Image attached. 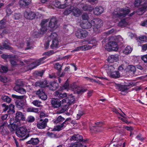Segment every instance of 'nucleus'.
Segmentation results:
<instances>
[{"label": "nucleus", "mask_w": 147, "mask_h": 147, "mask_svg": "<svg viewBox=\"0 0 147 147\" xmlns=\"http://www.w3.org/2000/svg\"><path fill=\"white\" fill-rule=\"evenodd\" d=\"M64 120V118L62 117L61 116H59L56 119L54 122L55 123H57L63 121Z\"/></svg>", "instance_id": "nucleus-46"}, {"label": "nucleus", "mask_w": 147, "mask_h": 147, "mask_svg": "<svg viewBox=\"0 0 147 147\" xmlns=\"http://www.w3.org/2000/svg\"><path fill=\"white\" fill-rule=\"evenodd\" d=\"M81 27L84 29H88L91 28L92 26L91 21L90 22H88L86 23H82L80 24Z\"/></svg>", "instance_id": "nucleus-27"}, {"label": "nucleus", "mask_w": 147, "mask_h": 147, "mask_svg": "<svg viewBox=\"0 0 147 147\" xmlns=\"http://www.w3.org/2000/svg\"><path fill=\"white\" fill-rule=\"evenodd\" d=\"M133 86L132 83H129L128 84L124 85L117 84L115 85V87L119 91L123 92L127 90Z\"/></svg>", "instance_id": "nucleus-10"}, {"label": "nucleus", "mask_w": 147, "mask_h": 147, "mask_svg": "<svg viewBox=\"0 0 147 147\" xmlns=\"http://www.w3.org/2000/svg\"><path fill=\"white\" fill-rule=\"evenodd\" d=\"M110 41L106 45L105 48L108 51L113 50L117 51L119 47L117 43H122L123 38L120 35L112 36L110 37Z\"/></svg>", "instance_id": "nucleus-1"}, {"label": "nucleus", "mask_w": 147, "mask_h": 147, "mask_svg": "<svg viewBox=\"0 0 147 147\" xmlns=\"http://www.w3.org/2000/svg\"><path fill=\"white\" fill-rule=\"evenodd\" d=\"M139 40L141 41H145L147 40V38L146 36H142L139 37Z\"/></svg>", "instance_id": "nucleus-61"}, {"label": "nucleus", "mask_w": 147, "mask_h": 147, "mask_svg": "<svg viewBox=\"0 0 147 147\" xmlns=\"http://www.w3.org/2000/svg\"><path fill=\"white\" fill-rule=\"evenodd\" d=\"M65 121L61 125L55 126L53 128V130L56 131H59L63 129L65 127Z\"/></svg>", "instance_id": "nucleus-28"}, {"label": "nucleus", "mask_w": 147, "mask_h": 147, "mask_svg": "<svg viewBox=\"0 0 147 147\" xmlns=\"http://www.w3.org/2000/svg\"><path fill=\"white\" fill-rule=\"evenodd\" d=\"M47 26L41 27V28L40 29L41 31L40 33L41 34H43L47 31Z\"/></svg>", "instance_id": "nucleus-56"}, {"label": "nucleus", "mask_w": 147, "mask_h": 147, "mask_svg": "<svg viewBox=\"0 0 147 147\" xmlns=\"http://www.w3.org/2000/svg\"><path fill=\"white\" fill-rule=\"evenodd\" d=\"M35 84V86H39V87L42 88L48 87V86L47 81L46 80L38 81L36 82Z\"/></svg>", "instance_id": "nucleus-19"}, {"label": "nucleus", "mask_w": 147, "mask_h": 147, "mask_svg": "<svg viewBox=\"0 0 147 147\" xmlns=\"http://www.w3.org/2000/svg\"><path fill=\"white\" fill-rule=\"evenodd\" d=\"M12 120H13V119H10L9 122L10 124L8 125L9 129L11 131H15L19 126L18 123H17L16 122L12 123L11 121Z\"/></svg>", "instance_id": "nucleus-17"}, {"label": "nucleus", "mask_w": 147, "mask_h": 147, "mask_svg": "<svg viewBox=\"0 0 147 147\" xmlns=\"http://www.w3.org/2000/svg\"><path fill=\"white\" fill-rule=\"evenodd\" d=\"M0 80L1 81L4 83H6L7 82L8 79L5 76H0Z\"/></svg>", "instance_id": "nucleus-57"}, {"label": "nucleus", "mask_w": 147, "mask_h": 147, "mask_svg": "<svg viewBox=\"0 0 147 147\" xmlns=\"http://www.w3.org/2000/svg\"><path fill=\"white\" fill-rule=\"evenodd\" d=\"M96 125L95 128L94 129V131L97 132H101L104 129V128L102 127L103 124L101 122H98L95 123Z\"/></svg>", "instance_id": "nucleus-21"}, {"label": "nucleus", "mask_w": 147, "mask_h": 147, "mask_svg": "<svg viewBox=\"0 0 147 147\" xmlns=\"http://www.w3.org/2000/svg\"><path fill=\"white\" fill-rule=\"evenodd\" d=\"M97 42L95 40H93L90 41L88 43L90 44H92V45H86L78 47L76 48L75 49L71 51L72 52L76 51H78L80 50L86 51L89 50L91 49L92 47L96 45Z\"/></svg>", "instance_id": "nucleus-4"}, {"label": "nucleus", "mask_w": 147, "mask_h": 147, "mask_svg": "<svg viewBox=\"0 0 147 147\" xmlns=\"http://www.w3.org/2000/svg\"><path fill=\"white\" fill-rule=\"evenodd\" d=\"M134 5L135 6L142 5L141 7L139 8L137 11V14L139 15H142L147 9V4L146 2L144 0H136L135 2Z\"/></svg>", "instance_id": "nucleus-3"}, {"label": "nucleus", "mask_w": 147, "mask_h": 147, "mask_svg": "<svg viewBox=\"0 0 147 147\" xmlns=\"http://www.w3.org/2000/svg\"><path fill=\"white\" fill-rule=\"evenodd\" d=\"M56 52H55L53 51H50L45 52L43 53V55H47L50 56L52 55L53 54L55 53Z\"/></svg>", "instance_id": "nucleus-54"}, {"label": "nucleus", "mask_w": 147, "mask_h": 147, "mask_svg": "<svg viewBox=\"0 0 147 147\" xmlns=\"http://www.w3.org/2000/svg\"><path fill=\"white\" fill-rule=\"evenodd\" d=\"M68 80H67L64 84L63 86L61 88V90H64L67 89V91H68V89L69 88V84L67 82Z\"/></svg>", "instance_id": "nucleus-49"}, {"label": "nucleus", "mask_w": 147, "mask_h": 147, "mask_svg": "<svg viewBox=\"0 0 147 147\" xmlns=\"http://www.w3.org/2000/svg\"><path fill=\"white\" fill-rule=\"evenodd\" d=\"M82 9L84 11L88 10L90 12L92 11L93 9V8L92 7L87 5H84Z\"/></svg>", "instance_id": "nucleus-41"}, {"label": "nucleus", "mask_w": 147, "mask_h": 147, "mask_svg": "<svg viewBox=\"0 0 147 147\" xmlns=\"http://www.w3.org/2000/svg\"><path fill=\"white\" fill-rule=\"evenodd\" d=\"M76 36L78 38L83 39L88 35V32L85 30L80 29L77 30L75 33Z\"/></svg>", "instance_id": "nucleus-11"}, {"label": "nucleus", "mask_w": 147, "mask_h": 147, "mask_svg": "<svg viewBox=\"0 0 147 147\" xmlns=\"http://www.w3.org/2000/svg\"><path fill=\"white\" fill-rule=\"evenodd\" d=\"M140 25L143 26H147V20H144L142 22Z\"/></svg>", "instance_id": "nucleus-64"}, {"label": "nucleus", "mask_w": 147, "mask_h": 147, "mask_svg": "<svg viewBox=\"0 0 147 147\" xmlns=\"http://www.w3.org/2000/svg\"><path fill=\"white\" fill-rule=\"evenodd\" d=\"M82 19L83 20H87L88 19V16L87 14L84 13L82 16Z\"/></svg>", "instance_id": "nucleus-63"}, {"label": "nucleus", "mask_w": 147, "mask_h": 147, "mask_svg": "<svg viewBox=\"0 0 147 147\" xmlns=\"http://www.w3.org/2000/svg\"><path fill=\"white\" fill-rule=\"evenodd\" d=\"M48 87L50 90L52 91H54L58 88L59 85L57 83L55 82H50L49 85L48 84Z\"/></svg>", "instance_id": "nucleus-23"}, {"label": "nucleus", "mask_w": 147, "mask_h": 147, "mask_svg": "<svg viewBox=\"0 0 147 147\" xmlns=\"http://www.w3.org/2000/svg\"><path fill=\"white\" fill-rule=\"evenodd\" d=\"M69 140L72 141H76V142L75 143H79L82 144H84L83 142L85 141L83 140V137L82 136L79 135H74L69 137Z\"/></svg>", "instance_id": "nucleus-9"}, {"label": "nucleus", "mask_w": 147, "mask_h": 147, "mask_svg": "<svg viewBox=\"0 0 147 147\" xmlns=\"http://www.w3.org/2000/svg\"><path fill=\"white\" fill-rule=\"evenodd\" d=\"M49 19H44L42 20L41 23V27L46 26L45 25H47V23L49 21Z\"/></svg>", "instance_id": "nucleus-55"}, {"label": "nucleus", "mask_w": 147, "mask_h": 147, "mask_svg": "<svg viewBox=\"0 0 147 147\" xmlns=\"http://www.w3.org/2000/svg\"><path fill=\"white\" fill-rule=\"evenodd\" d=\"M65 99V104L63 105L65 107H67L69 105L72 104H74L77 100V98L75 97V96L70 94L68 96L67 98Z\"/></svg>", "instance_id": "nucleus-7"}, {"label": "nucleus", "mask_w": 147, "mask_h": 147, "mask_svg": "<svg viewBox=\"0 0 147 147\" xmlns=\"http://www.w3.org/2000/svg\"><path fill=\"white\" fill-rule=\"evenodd\" d=\"M46 58V57H44L36 61L34 63V64L35 65V66L32 69L34 68L40 64L43 63L44 62V61L45 59Z\"/></svg>", "instance_id": "nucleus-31"}, {"label": "nucleus", "mask_w": 147, "mask_h": 147, "mask_svg": "<svg viewBox=\"0 0 147 147\" xmlns=\"http://www.w3.org/2000/svg\"><path fill=\"white\" fill-rule=\"evenodd\" d=\"M39 140L38 138H32L31 140L27 142V143L28 144H32L33 145H36L38 144Z\"/></svg>", "instance_id": "nucleus-29"}, {"label": "nucleus", "mask_w": 147, "mask_h": 147, "mask_svg": "<svg viewBox=\"0 0 147 147\" xmlns=\"http://www.w3.org/2000/svg\"><path fill=\"white\" fill-rule=\"evenodd\" d=\"M109 76L112 78H117L120 77V75L119 72L114 71Z\"/></svg>", "instance_id": "nucleus-37"}, {"label": "nucleus", "mask_w": 147, "mask_h": 147, "mask_svg": "<svg viewBox=\"0 0 147 147\" xmlns=\"http://www.w3.org/2000/svg\"><path fill=\"white\" fill-rule=\"evenodd\" d=\"M104 11L103 8L101 7H96L94 9L93 13L96 15H99L102 13Z\"/></svg>", "instance_id": "nucleus-26"}, {"label": "nucleus", "mask_w": 147, "mask_h": 147, "mask_svg": "<svg viewBox=\"0 0 147 147\" xmlns=\"http://www.w3.org/2000/svg\"><path fill=\"white\" fill-rule=\"evenodd\" d=\"M136 138L142 142L143 141L144 139V138L142 136L141 134H139L136 137Z\"/></svg>", "instance_id": "nucleus-59"}, {"label": "nucleus", "mask_w": 147, "mask_h": 147, "mask_svg": "<svg viewBox=\"0 0 147 147\" xmlns=\"http://www.w3.org/2000/svg\"><path fill=\"white\" fill-rule=\"evenodd\" d=\"M72 13L74 16L78 17L80 15L81 13V11L78 8L73 7Z\"/></svg>", "instance_id": "nucleus-34"}, {"label": "nucleus", "mask_w": 147, "mask_h": 147, "mask_svg": "<svg viewBox=\"0 0 147 147\" xmlns=\"http://www.w3.org/2000/svg\"><path fill=\"white\" fill-rule=\"evenodd\" d=\"M8 117V115L7 114H5L2 115L1 117V119L0 121H1V122H4L3 121L5 120Z\"/></svg>", "instance_id": "nucleus-62"}, {"label": "nucleus", "mask_w": 147, "mask_h": 147, "mask_svg": "<svg viewBox=\"0 0 147 147\" xmlns=\"http://www.w3.org/2000/svg\"><path fill=\"white\" fill-rule=\"evenodd\" d=\"M52 4L55 7L60 9H64L66 7L67 5L65 4H61L60 2L58 1H53Z\"/></svg>", "instance_id": "nucleus-22"}, {"label": "nucleus", "mask_w": 147, "mask_h": 147, "mask_svg": "<svg viewBox=\"0 0 147 147\" xmlns=\"http://www.w3.org/2000/svg\"><path fill=\"white\" fill-rule=\"evenodd\" d=\"M32 103L34 106L38 107H42V106L41 105V102L38 100H34L32 102Z\"/></svg>", "instance_id": "nucleus-45"}, {"label": "nucleus", "mask_w": 147, "mask_h": 147, "mask_svg": "<svg viewBox=\"0 0 147 147\" xmlns=\"http://www.w3.org/2000/svg\"><path fill=\"white\" fill-rule=\"evenodd\" d=\"M31 2V0H20L19 4L21 7H24L28 6Z\"/></svg>", "instance_id": "nucleus-25"}, {"label": "nucleus", "mask_w": 147, "mask_h": 147, "mask_svg": "<svg viewBox=\"0 0 147 147\" xmlns=\"http://www.w3.org/2000/svg\"><path fill=\"white\" fill-rule=\"evenodd\" d=\"M7 124V122H1L0 121V132L3 135L7 134L8 133L6 126Z\"/></svg>", "instance_id": "nucleus-12"}, {"label": "nucleus", "mask_w": 147, "mask_h": 147, "mask_svg": "<svg viewBox=\"0 0 147 147\" xmlns=\"http://www.w3.org/2000/svg\"><path fill=\"white\" fill-rule=\"evenodd\" d=\"M57 22V21L56 18L52 17L51 18L49 22V27L52 30L57 28L58 27Z\"/></svg>", "instance_id": "nucleus-13"}, {"label": "nucleus", "mask_w": 147, "mask_h": 147, "mask_svg": "<svg viewBox=\"0 0 147 147\" xmlns=\"http://www.w3.org/2000/svg\"><path fill=\"white\" fill-rule=\"evenodd\" d=\"M54 94L57 98H63L67 96L65 92H54Z\"/></svg>", "instance_id": "nucleus-36"}, {"label": "nucleus", "mask_w": 147, "mask_h": 147, "mask_svg": "<svg viewBox=\"0 0 147 147\" xmlns=\"http://www.w3.org/2000/svg\"><path fill=\"white\" fill-rule=\"evenodd\" d=\"M132 50V48L129 46H127L123 51V53L126 55L130 53Z\"/></svg>", "instance_id": "nucleus-40"}, {"label": "nucleus", "mask_w": 147, "mask_h": 147, "mask_svg": "<svg viewBox=\"0 0 147 147\" xmlns=\"http://www.w3.org/2000/svg\"><path fill=\"white\" fill-rule=\"evenodd\" d=\"M73 9V7L72 6H70L69 7L67 8L64 12V14L66 15H68L72 12Z\"/></svg>", "instance_id": "nucleus-43"}, {"label": "nucleus", "mask_w": 147, "mask_h": 147, "mask_svg": "<svg viewBox=\"0 0 147 147\" xmlns=\"http://www.w3.org/2000/svg\"><path fill=\"white\" fill-rule=\"evenodd\" d=\"M57 35L56 33H52L48 37V39H52V40L55 39H57Z\"/></svg>", "instance_id": "nucleus-48"}, {"label": "nucleus", "mask_w": 147, "mask_h": 147, "mask_svg": "<svg viewBox=\"0 0 147 147\" xmlns=\"http://www.w3.org/2000/svg\"><path fill=\"white\" fill-rule=\"evenodd\" d=\"M6 22L5 20L4 19L0 21V29H3L6 27Z\"/></svg>", "instance_id": "nucleus-47"}, {"label": "nucleus", "mask_w": 147, "mask_h": 147, "mask_svg": "<svg viewBox=\"0 0 147 147\" xmlns=\"http://www.w3.org/2000/svg\"><path fill=\"white\" fill-rule=\"evenodd\" d=\"M18 58V56H15L14 57L10 58L9 59L10 63L12 65L14 66L16 65V61Z\"/></svg>", "instance_id": "nucleus-44"}, {"label": "nucleus", "mask_w": 147, "mask_h": 147, "mask_svg": "<svg viewBox=\"0 0 147 147\" xmlns=\"http://www.w3.org/2000/svg\"><path fill=\"white\" fill-rule=\"evenodd\" d=\"M15 57V55H5L3 54L2 55V57L4 59H5L7 58H13L14 57Z\"/></svg>", "instance_id": "nucleus-52"}, {"label": "nucleus", "mask_w": 147, "mask_h": 147, "mask_svg": "<svg viewBox=\"0 0 147 147\" xmlns=\"http://www.w3.org/2000/svg\"><path fill=\"white\" fill-rule=\"evenodd\" d=\"M65 99H63L60 101L58 99H53L51 101V103L52 106L55 108H58L60 106H63L65 104Z\"/></svg>", "instance_id": "nucleus-8"}, {"label": "nucleus", "mask_w": 147, "mask_h": 147, "mask_svg": "<svg viewBox=\"0 0 147 147\" xmlns=\"http://www.w3.org/2000/svg\"><path fill=\"white\" fill-rule=\"evenodd\" d=\"M12 97L18 99L16 102L17 107L20 109L22 108L25 104L24 101L22 99L24 98V96H17L13 94H12Z\"/></svg>", "instance_id": "nucleus-6"}, {"label": "nucleus", "mask_w": 147, "mask_h": 147, "mask_svg": "<svg viewBox=\"0 0 147 147\" xmlns=\"http://www.w3.org/2000/svg\"><path fill=\"white\" fill-rule=\"evenodd\" d=\"M129 12L130 10L128 9L117 8L114 10L113 13V18L125 17Z\"/></svg>", "instance_id": "nucleus-2"}, {"label": "nucleus", "mask_w": 147, "mask_h": 147, "mask_svg": "<svg viewBox=\"0 0 147 147\" xmlns=\"http://www.w3.org/2000/svg\"><path fill=\"white\" fill-rule=\"evenodd\" d=\"M105 68L109 76L114 71L115 69V67L112 65H105Z\"/></svg>", "instance_id": "nucleus-24"}, {"label": "nucleus", "mask_w": 147, "mask_h": 147, "mask_svg": "<svg viewBox=\"0 0 147 147\" xmlns=\"http://www.w3.org/2000/svg\"><path fill=\"white\" fill-rule=\"evenodd\" d=\"M25 18L29 20H32L34 19L36 16L35 13L31 11H25L24 13Z\"/></svg>", "instance_id": "nucleus-18"}, {"label": "nucleus", "mask_w": 147, "mask_h": 147, "mask_svg": "<svg viewBox=\"0 0 147 147\" xmlns=\"http://www.w3.org/2000/svg\"><path fill=\"white\" fill-rule=\"evenodd\" d=\"M68 147H86L85 145L79 143H72Z\"/></svg>", "instance_id": "nucleus-39"}, {"label": "nucleus", "mask_w": 147, "mask_h": 147, "mask_svg": "<svg viewBox=\"0 0 147 147\" xmlns=\"http://www.w3.org/2000/svg\"><path fill=\"white\" fill-rule=\"evenodd\" d=\"M30 38H27L26 40V44L27 47L25 48V50H28L31 49L33 48L32 46L30 44Z\"/></svg>", "instance_id": "nucleus-42"}, {"label": "nucleus", "mask_w": 147, "mask_h": 147, "mask_svg": "<svg viewBox=\"0 0 147 147\" xmlns=\"http://www.w3.org/2000/svg\"><path fill=\"white\" fill-rule=\"evenodd\" d=\"M27 130L25 126H22L20 128L19 130L16 132V134L19 137H23L26 135Z\"/></svg>", "instance_id": "nucleus-16"}, {"label": "nucleus", "mask_w": 147, "mask_h": 147, "mask_svg": "<svg viewBox=\"0 0 147 147\" xmlns=\"http://www.w3.org/2000/svg\"><path fill=\"white\" fill-rule=\"evenodd\" d=\"M118 57L117 55H111L108 57V61L109 62L112 63L114 61H117Z\"/></svg>", "instance_id": "nucleus-32"}, {"label": "nucleus", "mask_w": 147, "mask_h": 147, "mask_svg": "<svg viewBox=\"0 0 147 147\" xmlns=\"http://www.w3.org/2000/svg\"><path fill=\"white\" fill-rule=\"evenodd\" d=\"M15 119L17 122H19L21 120H24V117L22 112L17 111L16 114Z\"/></svg>", "instance_id": "nucleus-20"}, {"label": "nucleus", "mask_w": 147, "mask_h": 147, "mask_svg": "<svg viewBox=\"0 0 147 147\" xmlns=\"http://www.w3.org/2000/svg\"><path fill=\"white\" fill-rule=\"evenodd\" d=\"M59 47V41L57 39L53 40L50 45L52 49H55L58 48Z\"/></svg>", "instance_id": "nucleus-30"}, {"label": "nucleus", "mask_w": 147, "mask_h": 147, "mask_svg": "<svg viewBox=\"0 0 147 147\" xmlns=\"http://www.w3.org/2000/svg\"><path fill=\"white\" fill-rule=\"evenodd\" d=\"M36 94L40 98L43 100H45L47 98V95L45 92H36Z\"/></svg>", "instance_id": "nucleus-35"}, {"label": "nucleus", "mask_w": 147, "mask_h": 147, "mask_svg": "<svg viewBox=\"0 0 147 147\" xmlns=\"http://www.w3.org/2000/svg\"><path fill=\"white\" fill-rule=\"evenodd\" d=\"M35 120L34 117L32 116H28L27 119L26 121L29 123H32Z\"/></svg>", "instance_id": "nucleus-51"}, {"label": "nucleus", "mask_w": 147, "mask_h": 147, "mask_svg": "<svg viewBox=\"0 0 147 147\" xmlns=\"http://www.w3.org/2000/svg\"><path fill=\"white\" fill-rule=\"evenodd\" d=\"M2 99L4 100L7 103L10 102L11 101V98L6 96L2 97Z\"/></svg>", "instance_id": "nucleus-53"}, {"label": "nucleus", "mask_w": 147, "mask_h": 147, "mask_svg": "<svg viewBox=\"0 0 147 147\" xmlns=\"http://www.w3.org/2000/svg\"><path fill=\"white\" fill-rule=\"evenodd\" d=\"M127 22L125 19L121 20L118 24V26L122 27H125L127 24Z\"/></svg>", "instance_id": "nucleus-38"}, {"label": "nucleus", "mask_w": 147, "mask_h": 147, "mask_svg": "<svg viewBox=\"0 0 147 147\" xmlns=\"http://www.w3.org/2000/svg\"><path fill=\"white\" fill-rule=\"evenodd\" d=\"M1 69L2 70H3V71L2 72L1 70L0 69V72L1 73L6 72L8 70V69L7 67L3 66H1Z\"/></svg>", "instance_id": "nucleus-58"}, {"label": "nucleus", "mask_w": 147, "mask_h": 147, "mask_svg": "<svg viewBox=\"0 0 147 147\" xmlns=\"http://www.w3.org/2000/svg\"><path fill=\"white\" fill-rule=\"evenodd\" d=\"M94 30L96 31V30L101 28L103 25V22L100 19L96 18L91 20Z\"/></svg>", "instance_id": "nucleus-5"}, {"label": "nucleus", "mask_w": 147, "mask_h": 147, "mask_svg": "<svg viewBox=\"0 0 147 147\" xmlns=\"http://www.w3.org/2000/svg\"><path fill=\"white\" fill-rule=\"evenodd\" d=\"M48 121V119L47 118L45 119L44 120L42 119H40L37 123V127L39 129H44L47 126V123Z\"/></svg>", "instance_id": "nucleus-15"}, {"label": "nucleus", "mask_w": 147, "mask_h": 147, "mask_svg": "<svg viewBox=\"0 0 147 147\" xmlns=\"http://www.w3.org/2000/svg\"><path fill=\"white\" fill-rule=\"evenodd\" d=\"M16 86L14 87V89L16 92H26L25 89L20 86L23 84L22 81L19 80L16 81Z\"/></svg>", "instance_id": "nucleus-14"}, {"label": "nucleus", "mask_w": 147, "mask_h": 147, "mask_svg": "<svg viewBox=\"0 0 147 147\" xmlns=\"http://www.w3.org/2000/svg\"><path fill=\"white\" fill-rule=\"evenodd\" d=\"M20 13H15L14 14L13 18L15 20H18L21 18Z\"/></svg>", "instance_id": "nucleus-60"}, {"label": "nucleus", "mask_w": 147, "mask_h": 147, "mask_svg": "<svg viewBox=\"0 0 147 147\" xmlns=\"http://www.w3.org/2000/svg\"><path fill=\"white\" fill-rule=\"evenodd\" d=\"M62 65L60 64L59 63H56L54 65V67L55 69L58 70V71H60L61 69Z\"/></svg>", "instance_id": "nucleus-50"}, {"label": "nucleus", "mask_w": 147, "mask_h": 147, "mask_svg": "<svg viewBox=\"0 0 147 147\" xmlns=\"http://www.w3.org/2000/svg\"><path fill=\"white\" fill-rule=\"evenodd\" d=\"M9 49L11 52L14 53L15 52L12 48H10L8 45L6 43L3 44V45H0V49Z\"/></svg>", "instance_id": "nucleus-33"}]
</instances>
